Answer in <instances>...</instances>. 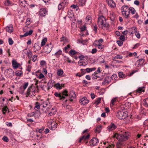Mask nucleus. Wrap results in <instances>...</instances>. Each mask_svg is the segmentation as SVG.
<instances>
[{
    "label": "nucleus",
    "mask_w": 148,
    "mask_h": 148,
    "mask_svg": "<svg viewBox=\"0 0 148 148\" xmlns=\"http://www.w3.org/2000/svg\"><path fill=\"white\" fill-rule=\"evenodd\" d=\"M98 25L99 28L103 30H109V25L108 23L106 22L105 18L102 16L98 18Z\"/></svg>",
    "instance_id": "nucleus-1"
},
{
    "label": "nucleus",
    "mask_w": 148,
    "mask_h": 148,
    "mask_svg": "<svg viewBox=\"0 0 148 148\" xmlns=\"http://www.w3.org/2000/svg\"><path fill=\"white\" fill-rule=\"evenodd\" d=\"M129 136V133L125 132L123 134H119L117 133H114L113 137L116 138L120 141H123L128 139Z\"/></svg>",
    "instance_id": "nucleus-2"
},
{
    "label": "nucleus",
    "mask_w": 148,
    "mask_h": 148,
    "mask_svg": "<svg viewBox=\"0 0 148 148\" xmlns=\"http://www.w3.org/2000/svg\"><path fill=\"white\" fill-rule=\"evenodd\" d=\"M40 106H42L43 108H42V110H46L45 111V112L46 113L47 111H49L51 107V104L48 103L47 101H42L40 104Z\"/></svg>",
    "instance_id": "nucleus-3"
},
{
    "label": "nucleus",
    "mask_w": 148,
    "mask_h": 148,
    "mask_svg": "<svg viewBox=\"0 0 148 148\" xmlns=\"http://www.w3.org/2000/svg\"><path fill=\"white\" fill-rule=\"evenodd\" d=\"M36 88L34 86H31L28 88L26 93V96L30 97L35 95Z\"/></svg>",
    "instance_id": "nucleus-4"
},
{
    "label": "nucleus",
    "mask_w": 148,
    "mask_h": 148,
    "mask_svg": "<svg viewBox=\"0 0 148 148\" xmlns=\"http://www.w3.org/2000/svg\"><path fill=\"white\" fill-rule=\"evenodd\" d=\"M49 127L52 130H54L57 127V124L54 120H50L48 123Z\"/></svg>",
    "instance_id": "nucleus-5"
},
{
    "label": "nucleus",
    "mask_w": 148,
    "mask_h": 148,
    "mask_svg": "<svg viewBox=\"0 0 148 148\" xmlns=\"http://www.w3.org/2000/svg\"><path fill=\"white\" fill-rule=\"evenodd\" d=\"M116 116L119 119H123L127 116V112L123 111L118 112L116 114Z\"/></svg>",
    "instance_id": "nucleus-6"
},
{
    "label": "nucleus",
    "mask_w": 148,
    "mask_h": 148,
    "mask_svg": "<svg viewBox=\"0 0 148 148\" xmlns=\"http://www.w3.org/2000/svg\"><path fill=\"white\" fill-rule=\"evenodd\" d=\"M23 56L26 55L29 59H31L32 57L33 54L32 52L29 49H24L23 52Z\"/></svg>",
    "instance_id": "nucleus-7"
},
{
    "label": "nucleus",
    "mask_w": 148,
    "mask_h": 148,
    "mask_svg": "<svg viewBox=\"0 0 148 148\" xmlns=\"http://www.w3.org/2000/svg\"><path fill=\"white\" fill-rule=\"evenodd\" d=\"M79 102L81 105H84L88 103L89 101L86 97H84L80 99Z\"/></svg>",
    "instance_id": "nucleus-8"
},
{
    "label": "nucleus",
    "mask_w": 148,
    "mask_h": 148,
    "mask_svg": "<svg viewBox=\"0 0 148 148\" xmlns=\"http://www.w3.org/2000/svg\"><path fill=\"white\" fill-rule=\"evenodd\" d=\"M99 142V140L97 138L94 137L90 141V143L91 146H93L97 145Z\"/></svg>",
    "instance_id": "nucleus-9"
},
{
    "label": "nucleus",
    "mask_w": 148,
    "mask_h": 148,
    "mask_svg": "<svg viewBox=\"0 0 148 148\" xmlns=\"http://www.w3.org/2000/svg\"><path fill=\"white\" fill-rule=\"evenodd\" d=\"M13 73L14 71L11 69H8L5 72V75L8 77H11L13 75Z\"/></svg>",
    "instance_id": "nucleus-10"
},
{
    "label": "nucleus",
    "mask_w": 148,
    "mask_h": 148,
    "mask_svg": "<svg viewBox=\"0 0 148 148\" xmlns=\"http://www.w3.org/2000/svg\"><path fill=\"white\" fill-rule=\"evenodd\" d=\"M51 43L50 44V45H46L44 48V51L45 53L48 54L51 51L52 49V47L51 46H50L51 45Z\"/></svg>",
    "instance_id": "nucleus-11"
},
{
    "label": "nucleus",
    "mask_w": 148,
    "mask_h": 148,
    "mask_svg": "<svg viewBox=\"0 0 148 148\" xmlns=\"http://www.w3.org/2000/svg\"><path fill=\"white\" fill-rule=\"evenodd\" d=\"M47 11L45 8H41L38 12L39 15L40 16H45L46 15Z\"/></svg>",
    "instance_id": "nucleus-12"
},
{
    "label": "nucleus",
    "mask_w": 148,
    "mask_h": 148,
    "mask_svg": "<svg viewBox=\"0 0 148 148\" xmlns=\"http://www.w3.org/2000/svg\"><path fill=\"white\" fill-rule=\"evenodd\" d=\"M12 67L14 69H17L21 66L20 64L18 63L16 60H12Z\"/></svg>",
    "instance_id": "nucleus-13"
},
{
    "label": "nucleus",
    "mask_w": 148,
    "mask_h": 148,
    "mask_svg": "<svg viewBox=\"0 0 148 148\" xmlns=\"http://www.w3.org/2000/svg\"><path fill=\"white\" fill-rule=\"evenodd\" d=\"M28 84V82H25L23 84L22 86L21 87V90L19 92L21 94H23L25 90L27 87Z\"/></svg>",
    "instance_id": "nucleus-14"
},
{
    "label": "nucleus",
    "mask_w": 148,
    "mask_h": 148,
    "mask_svg": "<svg viewBox=\"0 0 148 148\" xmlns=\"http://www.w3.org/2000/svg\"><path fill=\"white\" fill-rule=\"evenodd\" d=\"M116 128V126L114 123H111L107 127V129L109 132L115 130Z\"/></svg>",
    "instance_id": "nucleus-15"
},
{
    "label": "nucleus",
    "mask_w": 148,
    "mask_h": 148,
    "mask_svg": "<svg viewBox=\"0 0 148 148\" xmlns=\"http://www.w3.org/2000/svg\"><path fill=\"white\" fill-rule=\"evenodd\" d=\"M108 5L111 8H113L116 7V4L112 0H107V1Z\"/></svg>",
    "instance_id": "nucleus-16"
},
{
    "label": "nucleus",
    "mask_w": 148,
    "mask_h": 148,
    "mask_svg": "<svg viewBox=\"0 0 148 148\" xmlns=\"http://www.w3.org/2000/svg\"><path fill=\"white\" fill-rule=\"evenodd\" d=\"M5 30L6 32L9 33H12L13 31V29L12 25H10L9 26H7L5 27Z\"/></svg>",
    "instance_id": "nucleus-17"
},
{
    "label": "nucleus",
    "mask_w": 148,
    "mask_h": 148,
    "mask_svg": "<svg viewBox=\"0 0 148 148\" xmlns=\"http://www.w3.org/2000/svg\"><path fill=\"white\" fill-rule=\"evenodd\" d=\"M67 0H64L62 3L59 4L58 6L59 10H61L64 6V5L67 2Z\"/></svg>",
    "instance_id": "nucleus-18"
},
{
    "label": "nucleus",
    "mask_w": 148,
    "mask_h": 148,
    "mask_svg": "<svg viewBox=\"0 0 148 148\" xmlns=\"http://www.w3.org/2000/svg\"><path fill=\"white\" fill-rule=\"evenodd\" d=\"M54 95L56 97H58L61 100H63L65 98V97L62 95L61 94L57 92H55Z\"/></svg>",
    "instance_id": "nucleus-19"
},
{
    "label": "nucleus",
    "mask_w": 148,
    "mask_h": 148,
    "mask_svg": "<svg viewBox=\"0 0 148 148\" xmlns=\"http://www.w3.org/2000/svg\"><path fill=\"white\" fill-rule=\"evenodd\" d=\"M144 62V60L142 58L137 61L136 62L135 64L138 66H139V65H142Z\"/></svg>",
    "instance_id": "nucleus-20"
},
{
    "label": "nucleus",
    "mask_w": 148,
    "mask_h": 148,
    "mask_svg": "<svg viewBox=\"0 0 148 148\" xmlns=\"http://www.w3.org/2000/svg\"><path fill=\"white\" fill-rule=\"evenodd\" d=\"M123 15L126 18H128L129 17V11L121 12Z\"/></svg>",
    "instance_id": "nucleus-21"
},
{
    "label": "nucleus",
    "mask_w": 148,
    "mask_h": 148,
    "mask_svg": "<svg viewBox=\"0 0 148 148\" xmlns=\"http://www.w3.org/2000/svg\"><path fill=\"white\" fill-rule=\"evenodd\" d=\"M90 135L89 134L87 135L86 136H83L80 138L79 141V143H80L82 140H84V141L88 139Z\"/></svg>",
    "instance_id": "nucleus-22"
},
{
    "label": "nucleus",
    "mask_w": 148,
    "mask_h": 148,
    "mask_svg": "<svg viewBox=\"0 0 148 148\" xmlns=\"http://www.w3.org/2000/svg\"><path fill=\"white\" fill-rule=\"evenodd\" d=\"M62 53V51L60 50H59L57 52H56L54 54H52V56H54L57 58H58L60 56V55Z\"/></svg>",
    "instance_id": "nucleus-23"
},
{
    "label": "nucleus",
    "mask_w": 148,
    "mask_h": 148,
    "mask_svg": "<svg viewBox=\"0 0 148 148\" xmlns=\"http://www.w3.org/2000/svg\"><path fill=\"white\" fill-rule=\"evenodd\" d=\"M34 50L36 51H38L41 49V47L39 46V44L38 43H35L34 44Z\"/></svg>",
    "instance_id": "nucleus-24"
},
{
    "label": "nucleus",
    "mask_w": 148,
    "mask_h": 148,
    "mask_svg": "<svg viewBox=\"0 0 148 148\" xmlns=\"http://www.w3.org/2000/svg\"><path fill=\"white\" fill-rule=\"evenodd\" d=\"M130 8L127 5H124L121 8V11H129Z\"/></svg>",
    "instance_id": "nucleus-25"
},
{
    "label": "nucleus",
    "mask_w": 148,
    "mask_h": 148,
    "mask_svg": "<svg viewBox=\"0 0 148 148\" xmlns=\"http://www.w3.org/2000/svg\"><path fill=\"white\" fill-rule=\"evenodd\" d=\"M56 112V108H53L51 110V112L49 113L48 116H51L55 114Z\"/></svg>",
    "instance_id": "nucleus-26"
},
{
    "label": "nucleus",
    "mask_w": 148,
    "mask_h": 148,
    "mask_svg": "<svg viewBox=\"0 0 148 148\" xmlns=\"http://www.w3.org/2000/svg\"><path fill=\"white\" fill-rule=\"evenodd\" d=\"M19 4L21 6L25 7L27 4L26 1L25 0H19Z\"/></svg>",
    "instance_id": "nucleus-27"
},
{
    "label": "nucleus",
    "mask_w": 148,
    "mask_h": 148,
    "mask_svg": "<svg viewBox=\"0 0 148 148\" xmlns=\"http://www.w3.org/2000/svg\"><path fill=\"white\" fill-rule=\"evenodd\" d=\"M94 45L95 47H97L98 48L100 49H102L104 48V45H102L101 43H98V44H97L96 43H94Z\"/></svg>",
    "instance_id": "nucleus-28"
},
{
    "label": "nucleus",
    "mask_w": 148,
    "mask_h": 148,
    "mask_svg": "<svg viewBox=\"0 0 148 148\" xmlns=\"http://www.w3.org/2000/svg\"><path fill=\"white\" fill-rule=\"evenodd\" d=\"M15 74L18 76L21 77L23 76V72L22 71L17 70L15 72Z\"/></svg>",
    "instance_id": "nucleus-29"
},
{
    "label": "nucleus",
    "mask_w": 148,
    "mask_h": 148,
    "mask_svg": "<svg viewBox=\"0 0 148 148\" xmlns=\"http://www.w3.org/2000/svg\"><path fill=\"white\" fill-rule=\"evenodd\" d=\"M143 105L146 107H148V98H147L143 100Z\"/></svg>",
    "instance_id": "nucleus-30"
},
{
    "label": "nucleus",
    "mask_w": 148,
    "mask_h": 148,
    "mask_svg": "<svg viewBox=\"0 0 148 148\" xmlns=\"http://www.w3.org/2000/svg\"><path fill=\"white\" fill-rule=\"evenodd\" d=\"M145 88L144 87H142L138 88L137 90H136L138 93H140L142 92H144L145 91Z\"/></svg>",
    "instance_id": "nucleus-31"
},
{
    "label": "nucleus",
    "mask_w": 148,
    "mask_h": 148,
    "mask_svg": "<svg viewBox=\"0 0 148 148\" xmlns=\"http://www.w3.org/2000/svg\"><path fill=\"white\" fill-rule=\"evenodd\" d=\"M4 4L6 6H11L12 3L9 0H5L4 2Z\"/></svg>",
    "instance_id": "nucleus-32"
},
{
    "label": "nucleus",
    "mask_w": 148,
    "mask_h": 148,
    "mask_svg": "<svg viewBox=\"0 0 148 148\" xmlns=\"http://www.w3.org/2000/svg\"><path fill=\"white\" fill-rule=\"evenodd\" d=\"M86 21L88 24H90L91 23V18L90 16H88L86 18Z\"/></svg>",
    "instance_id": "nucleus-33"
},
{
    "label": "nucleus",
    "mask_w": 148,
    "mask_h": 148,
    "mask_svg": "<svg viewBox=\"0 0 148 148\" xmlns=\"http://www.w3.org/2000/svg\"><path fill=\"white\" fill-rule=\"evenodd\" d=\"M69 96L71 98L74 99L76 97V95L75 92L73 91H71L70 92Z\"/></svg>",
    "instance_id": "nucleus-34"
},
{
    "label": "nucleus",
    "mask_w": 148,
    "mask_h": 148,
    "mask_svg": "<svg viewBox=\"0 0 148 148\" xmlns=\"http://www.w3.org/2000/svg\"><path fill=\"white\" fill-rule=\"evenodd\" d=\"M116 102V98H115L113 99L111 101L110 105L112 106L115 105Z\"/></svg>",
    "instance_id": "nucleus-35"
},
{
    "label": "nucleus",
    "mask_w": 148,
    "mask_h": 148,
    "mask_svg": "<svg viewBox=\"0 0 148 148\" xmlns=\"http://www.w3.org/2000/svg\"><path fill=\"white\" fill-rule=\"evenodd\" d=\"M47 38H45L43 39L41 42V47H42L47 42Z\"/></svg>",
    "instance_id": "nucleus-36"
},
{
    "label": "nucleus",
    "mask_w": 148,
    "mask_h": 148,
    "mask_svg": "<svg viewBox=\"0 0 148 148\" xmlns=\"http://www.w3.org/2000/svg\"><path fill=\"white\" fill-rule=\"evenodd\" d=\"M63 59L65 62H67L69 63L72 62L69 59V58L66 56H64Z\"/></svg>",
    "instance_id": "nucleus-37"
},
{
    "label": "nucleus",
    "mask_w": 148,
    "mask_h": 148,
    "mask_svg": "<svg viewBox=\"0 0 148 148\" xmlns=\"http://www.w3.org/2000/svg\"><path fill=\"white\" fill-rule=\"evenodd\" d=\"M96 69V68L94 67L93 68H87L86 69V70L87 73H89L93 71H95Z\"/></svg>",
    "instance_id": "nucleus-38"
},
{
    "label": "nucleus",
    "mask_w": 148,
    "mask_h": 148,
    "mask_svg": "<svg viewBox=\"0 0 148 148\" xmlns=\"http://www.w3.org/2000/svg\"><path fill=\"white\" fill-rule=\"evenodd\" d=\"M118 75L119 77L121 78H124L126 76L125 74H124L122 72H120L118 73Z\"/></svg>",
    "instance_id": "nucleus-39"
},
{
    "label": "nucleus",
    "mask_w": 148,
    "mask_h": 148,
    "mask_svg": "<svg viewBox=\"0 0 148 148\" xmlns=\"http://www.w3.org/2000/svg\"><path fill=\"white\" fill-rule=\"evenodd\" d=\"M54 87L57 89L60 90L61 89L62 86L59 83H57L55 84L54 86Z\"/></svg>",
    "instance_id": "nucleus-40"
},
{
    "label": "nucleus",
    "mask_w": 148,
    "mask_h": 148,
    "mask_svg": "<svg viewBox=\"0 0 148 148\" xmlns=\"http://www.w3.org/2000/svg\"><path fill=\"white\" fill-rule=\"evenodd\" d=\"M101 125H99L97 126L95 130V132L97 133H99L101 130Z\"/></svg>",
    "instance_id": "nucleus-41"
},
{
    "label": "nucleus",
    "mask_w": 148,
    "mask_h": 148,
    "mask_svg": "<svg viewBox=\"0 0 148 148\" xmlns=\"http://www.w3.org/2000/svg\"><path fill=\"white\" fill-rule=\"evenodd\" d=\"M8 110V108L6 106L4 107L3 108L2 110L3 113L4 114H5V112Z\"/></svg>",
    "instance_id": "nucleus-42"
},
{
    "label": "nucleus",
    "mask_w": 148,
    "mask_h": 148,
    "mask_svg": "<svg viewBox=\"0 0 148 148\" xmlns=\"http://www.w3.org/2000/svg\"><path fill=\"white\" fill-rule=\"evenodd\" d=\"M63 73V71L62 69L58 70L57 71V74L59 76H62Z\"/></svg>",
    "instance_id": "nucleus-43"
},
{
    "label": "nucleus",
    "mask_w": 148,
    "mask_h": 148,
    "mask_svg": "<svg viewBox=\"0 0 148 148\" xmlns=\"http://www.w3.org/2000/svg\"><path fill=\"white\" fill-rule=\"evenodd\" d=\"M101 98L99 97L97 99L95 100L94 104L96 105H98L100 103V101L101 100Z\"/></svg>",
    "instance_id": "nucleus-44"
},
{
    "label": "nucleus",
    "mask_w": 148,
    "mask_h": 148,
    "mask_svg": "<svg viewBox=\"0 0 148 148\" xmlns=\"http://www.w3.org/2000/svg\"><path fill=\"white\" fill-rule=\"evenodd\" d=\"M130 12L132 14H134L136 13L135 10L132 7L130 8L129 12Z\"/></svg>",
    "instance_id": "nucleus-45"
},
{
    "label": "nucleus",
    "mask_w": 148,
    "mask_h": 148,
    "mask_svg": "<svg viewBox=\"0 0 148 148\" xmlns=\"http://www.w3.org/2000/svg\"><path fill=\"white\" fill-rule=\"evenodd\" d=\"M60 41L61 42L66 43L68 41V40L65 37L63 36L60 38Z\"/></svg>",
    "instance_id": "nucleus-46"
},
{
    "label": "nucleus",
    "mask_w": 148,
    "mask_h": 148,
    "mask_svg": "<svg viewBox=\"0 0 148 148\" xmlns=\"http://www.w3.org/2000/svg\"><path fill=\"white\" fill-rule=\"evenodd\" d=\"M123 58V57L122 56L117 55L116 56H115L113 58V59H122Z\"/></svg>",
    "instance_id": "nucleus-47"
},
{
    "label": "nucleus",
    "mask_w": 148,
    "mask_h": 148,
    "mask_svg": "<svg viewBox=\"0 0 148 148\" xmlns=\"http://www.w3.org/2000/svg\"><path fill=\"white\" fill-rule=\"evenodd\" d=\"M134 30L135 31V32H136L135 35L137 37V38L139 39L140 38V35L139 33L138 32H137L136 31L137 29L136 28H135L134 29Z\"/></svg>",
    "instance_id": "nucleus-48"
},
{
    "label": "nucleus",
    "mask_w": 148,
    "mask_h": 148,
    "mask_svg": "<svg viewBox=\"0 0 148 148\" xmlns=\"http://www.w3.org/2000/svg\"><path fill=\"white\" fill-rule=\"evenodd\" d=\"M77 52L74 50H71L69 52V54L71 56H73Z\"/></svg>",
    "instance_id": "nucleus-49"
},
{
    "label": "nucleus",
    "mask_w": 148,
    "mask_h": 148,
    "mask_svg": "<svg viewBox=\"0 0 148 148\" xmlns=\"http://www.w3.org/2000/svg\"><path fill=\"white\" fill-rule=\"evenodd\" d=\"M70 48V45H68L66 47H65L64 48L63 50L66 53H67L68 52L67 50H69Z\"/></svg>",
    "instance_id": "nucleus-50"
},
{
    "label": "nucleus",
    "mask_w": 148,
    "mask_h": 148,
    "mask_svg": "<svg viewBox=\"0 0 148 148\" xmlns=\"http://www.w3.org/2000/svg\"><path fill=\"white\" fill-rule=\"evenodd\" d=\"M40 65L42 66H44L46 65V63L45 61L42 60L40 62Z\"/></svg>",
    "instance_id": "nucleus-51"
},
{
    "label": "nucleus",
    "mask_w": 148,
    "mask_h": 148,
    "mask_svg": "<svg viewBox=\"0 0 148 148\" xmlns=\"http://www.w3.org/2000/svg\"><path fill=\"white\" fill-rule=\"evenodd\" d=\"M79 5L83 6L85 4V0H81L79 1Z\"/></svg>",
    "instance_id": "nucleus-52"
},
{
    "label": "nucleus",
    "mask_w": 148,
    "mask_h": 148,
    "mask_svg": "<svg viewBox=\"0 0 148 148\" xmlns=\"http://www.w3.org/2000/svg\"><path fill=\"white\" fill-rule=\"evenodd\" d=\"M54 81L52 79H51L49 81L48 83H47V85H49L50 84L52 85L53 86V84L54 83Z\"/></svg>",
    "instance_id": "nucleus-53"
},
{
    "label": "nucleus",
    "mask_w": 148,
    "mask_h": 148,
    "mask_svg": "<svg viewBox=\"0 0 148 148\" xmlns=\"http://www.w3.org/2000/svg\"><path fill=\"white\" fill-rule=\"evenodd\" d=\"M137 53L134 52L133 53H130L129 54V56L130 57H132V56H137Z\"/></svg>",
    "instance_id": "nucleus-54"
},
{
    "label": "nucleus",
    "mask_w": 148,
    "mask_h": 148,
    "mask_svg": "<svg viewBox=\"0 0 148 148\" xmlns=\"http://www.w3.org/2000/svg\"><path fill=\"white\" fill-rule=\"evenodd\" d=\"M117 77L116 75L115 74H113L111 76V78L113 80H116L117 78Z\"/></svg>",
    "instance_id": "nucleus-55"
},
{
    "label": "nucleus",
    "mask_w": 148,
    "mask_h": 148,
    "mask_svg": "<svg viewBox=\"0 0 148 148\" xmlns=\"http://www.w3.org/2000/svg\"><path fill=\"white\" fill-rule=\"evenodd\" d=\"M37 56L36 55H34L32 56V61L33 62H35L37 59Z\"/></svg>",
    "instance_id": "nucleus-56"
},
{
    "label": "nucleus",
    "mask_w": 148,
    "mask_h": 148,
    "mask_svg": "<svg viewBox=\"0 0 148 148\" xmlns=\"http://www.w3.org/2000/svg\"><path fill=\"white\" fill-rule=\"evenodd\" d=\"M31 23V19L29 18H28L27 19L26 23L27 25H29Z\"/></svg>",
    "instance_id": "nucleus-57"
},
{
    "label": "nucleus",
    "mask_w": 148,
    "mask_h": 148,
    "mask_svg": "<svg viewBox=\"0 0 148 148\" xmlns=\"http://www.w3.org/2000/svg\"><path fill=\"white\" fill-rule=\"evenodd\" d=\"M62 94L63 95H64L66 97L68 96L67 94V91L66 90H64Z\"/></svg>",
    "instance_id": "nucleus-58"
},
{
    "label": "nucleus",
    "mask_w": 148,
    "mask_h": 148,
    "mask_svg": "<svg viewBox=\"0 0 148 148\" xmlns=\"http://www.w3.org/2000/svg\"><path fill=\"white\" fill-rule=\"evenodd\" d=\"M2 140L5 142H8L9 141V139L8 137L6 136H4L2 138Z\"/></svg>",
    "instance_id": "nucleus-59"
},
{
    "label": "nucleus",
    "mask_w": 148,
    "mask_h": 148,
    "mask_svg": "<svg viewBox=\"0 0 148 148\" xmlns=\"http://www.w3.org/2000/svg\"><path fill=\"white\" fill-rule=\"evenodd\" d=\"M110 16L112 19H114L115 17L114 13L113 12H110Z\"/></svg>",
    "instance_id": "nucleus-60"
},
{
    "label": "nucleus",
    "mask_w": 148,
    "mask_h": 148,
    "mask_svg": "<svg viewBox=\"0 0 148 148\" xmlns=\"http://www.w3.org/2000/svg\"><path fill=\"white\" fill-rule=\"evenodd\" d=\"M8 42L9 44L10 45H12L13 43V41L12 40V38H10L8 39Z\"/></svg>",
    "instance_id": "nucleus-61"
},
{
    "label": "nucleus",
    "mask_w": 148,
    "mask_h": 148,
    "mask_svg": "<svg viewBox=\"0 0 148 148\" xmlns=\"http://www.w3.org/2000/svg\"><path fill=\"white\" fill-rule=\"evenodd\" d=\"M45 77L44 75L42 73H40L39 75L38 78L39 79H42Z\"/></svg>",
    "instance_id": "nucleus-62"
},
{
    "label": "nucleus",
    "mask_w": 148,
    "mask_h": 148,
    "mask_svg": "<svg viewBox=\"0 0 148 148\" xmlns=\"http://www.w3.org/2000/svg\"><path fill=\"white\" fill-rule=\"evenodd\" d=\"M97 49L96 48H94L92 49L91 51V53L92 54L96 53L97 52Z\"/></svg>",
    "instance_id": "nucleus-63"
},
{
    "label": "nucleus",
    "mask_w": 148,
    "mask_h": 148,
    "mask_svg": "<svg viewBox=\"0 0 148 148\" xmlns=\"http://www.w3.org/2000/svg\"><path fill=\"white\" fill-rule=\"evenodd\" d=\"M80 29L81 31H83L85 30L86 29V27L85 25H84L83 26L81 27Z\"/></svg>",
    "instance_id": "nucleus-64"
}]
</instances>
